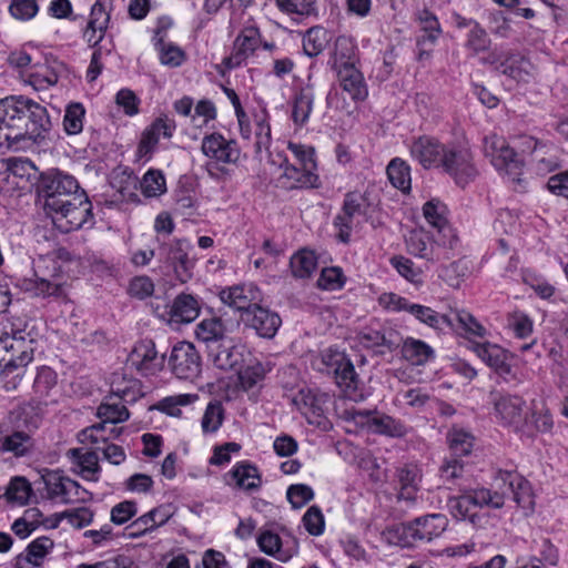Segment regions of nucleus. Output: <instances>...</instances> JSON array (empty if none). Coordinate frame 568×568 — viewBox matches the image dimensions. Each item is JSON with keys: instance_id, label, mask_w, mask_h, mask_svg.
Returning <instances> with one entry per match:
<instances>
[{"instance_id": "obj_1", "label": "nucleus", "mask_w": 568, "mask_h": 568, "mask_svg": "<svg viewBox=\"0 0 568 568\" xmlns=\"http://www.w3.org/2000/svg\"><path fill=\"white\" fill-rule=\"evenodd\" d=\"M51 128L47 109L24 95L0 99V151L18 150L22 141H37Z\"/></svg>"}, {"instance_id": "obj_2", "label": "nucleus", "mask_w": 568, "mask_h": 568, "mask_svg": "<svg viewBox=\"0 0 568 568\" xmlns=\"http://www.w3.org/2000/svg\"><path fill=\"white\" fill-rule=\"evenodd\" d=\"M44 207L64 232L80 229L91 215V203L78 181L63 172L49 173L42 180Z\"/></svg>"}, {"instance_id": "obj_3", "label": "nucleus", "mask_w": 568, "mask_h": 568, "mask_svg": "<svg viewBox=\"0 0 568 568\" xmlns=\"http://www.w3.org/2000/svg\"><path fill=\"white\" fill-rule=\"evenodd\" d=\"M34 341L26 331L21 320H0V349L11 352L8 359L0 361V377L6 389H14L21 381L26 366L33 361Z\"/></svg>"}, {"instance_id": "obj_4", "label": "nucleus", "mask_w": 568, "mask_h": 568, "mask_svg": "<svg viewBox=\"0 0 568 568\" xmlns=\"http://www.w3.org/2000/svg\"><path fill=\"white\" fill-rule=\"evenodd\" d=\"M447 526L448 518L444 514H428L388 527L383 531L382 537L388 545L409 548L440 537Z\"/></svg>"}, {"instance_id": "obj_5", "label": "nucleus", "mask_w": 568, "mask_h": 568, "mask_svg": "<svg viewBox=\"0 0 568 568\" xmlns=\"http://www.w3.org/2000/svg\"><path fill=\"white\" fill-rule=\"evenodd\" d=\"M375 210L376 204L369 192H347L344 196L342 209L333 222L337 230L336 237L338 241L345 244L348 243L352 232L368 222Z\"/></svg>"}, {"instance_id": "obj_6", "label": "nucleus", "mask_w": 568, "mask_h": 568, "mask_svg": "<svg viewBox=\"0 0 568 568\" xmlns=\"http://www.w3.org/2000/svg\"><path fill=\"white\" fill-rule=\"evenodd\" d=\"M62 272V265L54 257L40 256L34 262L33 275L22 278L20 287L32 297H60L63 294Z\"/></svg>"}, {"instance_id": "obj_7", "label": "nucleus", "mask_w": 568, "mask_h": 568, "mask_svg": "<svg viewBox=\"0 0 568 568\" xmlns=\"http://www.w3.org/2000/svg\"><path fill=\"white\" fill-rule=\"evenodd\" d=\"M323 363L334 373L336 385L345 397L354 402H362L366 398L354 365L345 354L328 351L323 355Z\"/></svg>"}, {"instance_id": "obj_8", "label": "nucleus", "mask_w": 568, "mask_h": 568, "mask_svg": "<svg viewBox=\"0 0 568 568\" xmlns=\"http://www.w3.org/2000/svg\"><path fill=\"white\" fill-rule=\"evenodd\" d=\"M484 153L499 172L505 173L513 182H519L524 161L510 148L503 136L495 133L484 138Z\"/></svg>"}, {"instance_id": "obj_9", "label": "nucleus", "mask_w": 568, "mask_h": 568, "mask_svg": "<svg viewBox=\"0 0 568 568\" xmlns=\"http://www.w3.org/2000/svg\"><path fill=\"white\" fill-rule=\"evenodd\" d=\"M439 169H443L457 185L464 187L478 174L473 153L465 148L448 145Z\"/></svg>"}, {"instance_id": "obj_10", "label": "nucleus", "mask_w": 568, "mask_h": 568, "mask_svg": "<svg viewBox=\"0 0 568 568\" xmlns=\"http://www.w3.org/2000/svg\"><path fill=\"white\" fill-rule=\"evenodd\" d=\"M159 243L158 255L159 258L174 268L176 277L182 282H187L191 276L193 268V262L189 257V252L192 245L186 240H170L156 236Z\"/></svg>"}, {"instance_id": "obj_11", "label": "nucleus", "mask_w": 568, "mask_h": 568, "mask_svg": "<svg viewBox=\"0 0 568 568\" xmlns=\"http://www.w3.org/2000/svg\"><path fill=\"white\" fill-rule=\"evenodd\" d=\"M496 418L505 427L518 433L525 425L526 400L516 394H498L494 398Z\"/></svg>"}, {"instance_id": "obj_12", "label": "nucleus", "mask_w": 568, "mask_h": 568, "mask_svg": "<svg viewBox=\"0 0 568 568\" xmlns=\"http://www.w3.org/2000/svg\"><path fill=\"white\" fill-rule=\"evenodd\" d=\"M169 365L178 378L193 379L201 372V357L192 343L179 342L171 351Z\"/></svg>"}, {"instance_id": "obj_13", "label": "nucleus", "mask_w": 568, "mask_h": 568, "mask_svg": "<svg viewBox=\"0 0 568 568\" xmlns=\"http://www.w3.org/2000/svg\"><path fill=\"white\" fill-rule=\"evenodd\" d=\"M201 306L199 300L191 295L181 293L170 305L162 310L158 305L154 313L170 324H186L193 322L200 315Z\"/></svg>"}, {"instance_id": "obj_14", "label": "nucleus", "mask_w": 568, "mask_h": 568, "mask_svg": "<svg viewBox=\"0 0 568 568\" xmlns=\"http://www.w3.org/2000/svg\"><path fill=\"white\" fill-rule=\"evenodd\" d=\"M352 419L356 424L367 426L375 434L389 437H404L407 434V427L402 420L386 414L373 410H354L352 412Z\"/></svg>"}, {"instance_id": "obj_15", "label": "nucleus", "mask_w": 568, "mask_h": 568, "mask_svg": "<svg viewBox=\"0 0 568 568\" xmlns=\"http://www.w3.org/2000/svg\"><path fill=\"white\" fill-rule=\"evenodd\" d=\"M176 130V122L173 118L162 114L145 128L138 145V155L150 160L161 138L171 139Z\"/></svg>"}, {"instance_id": "obj_16", "label": "nucleus", "mask_w": 568, "mask_h": 568, "mask_svg": "<svg viewBox=\"0 0 568 568\" xmlns=\"http://www.w3.org/2000/svg\"><path fill=\"white\" fill-rule=\"evenodd\" d=\"M42 479L51 500L69 504L82 499V494L85 493L75 480L63 476L60 471H47L42 475Z\"/></svg>"}, {"instance_id": "obj_17", "label": "nucleus", "mask_w": 568, "mask_h": 568, "mask_svg": "<svg viewBox=\"0 0 568 568\" xmlns=\"http://www.w3.org/2000/svg\"><path fill=\"white\" fill-rule=\"evenodd\" d=\"M128 361L142 375L149 376L163 368L165 356L159 354L152 339H142L134 345Z\"/></svg>"}, {"instance_id": "obj_18", "label": "nucleus", "mask_w": 568, "mask_h": 568, "mask_svg": "<svg viewBox=\"0 0 568 568\" xmlns=\"http://www.w3.org/2000/svg\"><path fill=\"white\" fill-rule=\"evenodd\" d=\"M447 146L434 136L420 135L412 140L409 153L424 169H439Z\"/></svg>"}, {"instance_id": "obj_19", "label": "nucleus", "mask_w": 568, "mask_h": 568, "mask_svg": "<svg viewBox=\"0 0 568 568\" xmlns=\"http://www.w3.org/2000/svg\"><path fill=\"white\" fill-rule=\"evenodd\" d=\"M201 150L205 156L223 164H236L241 156L237 142L227 140L217 132L202 139Z\"/></svg>"}, {"instance_id": "obj_20", "label": "nucleus", "mask_w": 568, "mask_h": 568, "mask_svg": "<svg viewBox=\"0 0 568 568\" xmlns=\"http://www.w3.org/2000/svg\"><path fill=\"white\" fill-rule=\"evenodd\" d=\"M220 298L223 304L246 315L262 302V293L256 285L250 283L222 290Z\"/></svg>"}, {"instance_id": "obj_21", "label": "nucleus", "mask_w": 568, "mask_h": 568, "mask_svg": "<svg viewBox=\"0 0 568 568\" xmlns=\"http://www.w3.org/2000/svg\"><path fill=\"white\" fill-rule=\"evenodd\" d=\"M496 484L503 483L504 489L513 495L514 501L526 513L534 510L535 500L529 483L517 473L499 470L496 476Z\"/></svg>"}, {"instance_id": "obj_22", "label": "nucleus", "mask_w": 568, "mask_h": 568, "mask_svg": "<svg viewBox=\"0 0 568 568\" xmlns=\"http://www.w3.org/2000/svg\"><path fill=\"white\" fill-rule=\"evenodd\" d=\"M447 213V206L437 199H432L423 205V215L427 223L443 236V245L453 248L458 239L448 223Z\"/></svg>"}, {"instance_id": "obj_23", "label": "nucleus", "mask_w": 568, "mask_h": 568, "mask_svg": "<svg viewBox=\"0 0 568 568\" xmlns=\"http://www.w3.org/2000/svg\"><path fill=\"white\" fill-rule=\"evenodd\" d=\"M256 542L261 551L282 562L291 560L298 552L296 540H282L276 532L268 529L258 534Z\"/></svg>"}, {"instance_id": "obj_24", "label": "nucleus", "mask_w": 568, "mask_h": 568, "mask_svg": "<svg viewBox=\"0 0 568 568\" xmlns=\"http://www.w3.org/2000/svg\"><path fill=\"white\" fill-rule=\"evenodd\" d=\"M241 320L246 326L253 328L258 336L264 338H273L282 324V320L276 312L260 304L246 313V315H241Z\"/></svg>"}, {"instance_id": "obj_25", "label": "nucleus", "mask_w": 568, "mask_h": 568, "mask_svg": "<svg viewBox=\"0 0 568 568\" xmlns=\"http://www.w3.org/2000/svg\"><path fill=\"white\" fill-rule=\"evenodd\" d=\"M335 71L339 87L354 102L364 101L368 97L365 78L355 64L339 65Z\"/></svg>"}, {"instance_id": "obj_26", "label": "nucleus", "mask_w": 568, "mask_h": 568, "mask_svg": "<svg viewBox=\"0 0 568 568\" xmlns=\"http://www.w3.org/2000/svg\"><path fill=\"white\" fill-rule=\"evenodd\" d=\"M449 320L452 324L447 326V332H455L471 344L475 343L474 338H484L487 335L486 327L466 310H450Z\"/></svg>"}, {"instance_id": "obj_27", "label": "nucleus", "mask_w": 568, "mask_h": 568, "mask_svg": "<svg viewBox=\"0 0 568 568\" xmlns=\"http://www.w3.org/2000/svg\"><path fill=\"white\" fill-rule=\"evenodd\" d=\"M281 169L277 183L285 190L316 187L318 184V175L315 172L292 164L287 159L281 163Z\"/></svg>"}, {"instance_id": "obj_28", "label": "nucleus", "mask_w": 568, "mask_h": 568, "mask_svg": "<svg viewBox=\"0 0 568 568\" xmlns=\"http://www.w3.org/2000/svg\"><path fill=\"white\" fill-rule=\"evenodd\" d=\"M224 478L226 485L245 491H256L262 484L257 467L248 462L236 463Z\"/></svg>"}, {"instance_id": "obj_29", "label": "nucleus", "mask_w": 568, "mask_h": 568, "mask_svg": "<svg viewBox=\"0 0 568 568\" xmlns=\"http://www.w3.org/2000/svg\"><path fill=\"white\" fill-rule=\"evenodd\" d=\"M471 351L498 375L506 376L511 372V366L508 364L507 352L497 344L490 342L473 343Z\"/></svg>"}, {"instance_id": "obj_30", "label": "nucleus", "mask_w": 568, "mask_h": 568, "mask_svg": "<svg viewBox=\"0 0 568 568\" xmlns=\"http://www.w3.org/2000/svg\"><path fill=\"white\" fill-rule=\"evenodd\" d=\"M54 542L47 536H41L32 540L26 550L19 554L14 559L16 568H39L45 557L51 552Z\"/></svg>"}, {"instance_id": "obj_31", "label": "nucleus", "mask_w": 568, "mask_h": 568, "mask_svg": "<svg viewBox=\"0 0 568 568\" xmlns=\"http://www.w3.org/2000/svg\"><path fill=\"white\" fill-rule=\"evenodd\" d=\"M405 245L409 254L427 262H436L440 258L435 250V241L424 229L409 231L405 237Z\"/></svg>"}, {"instance_id": "obj_32", "label": "nucleus", "mask_w": 568, "mask_h": 568, "mask_svg": "<svg viewBox=\"0 0 568 568\" xmlns=\"http://www.w3.org/2000/svg\"><path fill=\"white\" fill-rule=\"evenodd\" d=\"M396 477L399 485L398 498L414 503L422 481V469L416 464H405L397 469Z\"/></svg>"}, {"instance_id": "obj_33", "label": "nucleus", "mask_w": 568, "mask_h": 568, "mask_svg": "<svg viewBox=\"0 0 568 568\" xmlns=\"http://www.w3.org/2000/svg\"><path fill=\"white\" fill-rule=\"evenodd\" d=\"M325 395H316L312 390H301L294 398V403L310 424L321 425L320 418L324 416L325 412Z\"/></svg>"}, {"instance_id": "obj_34", "label": "nucleus", "mask_w": 568, "mask_h": 568, "mask_svg": "<svg viewBox=\"0 0 568 568\" xmlns=\"http://www.w3.org/2000/svg\"><path fill=\"white\" fill-rule=\"evenodd\" d=\"M34 439L30 433L13 430L0 438V452L12 454L14 457H26L32 454Z\"/></svg>"}, {"instance_id": "obj_35", "label": "nucleus", "mask_w": 568, "mask_h": 568, "mask_svg": "<svg viewBox=\"0 0 568 568\" xmlns=\"http://www.w3.org/2000/svg\"><path fill=\"white\" fill-rule=\"evenodd\" d=\"M554 426L550 410L542 404L539 407L536 403L531 404L530 413L525 415V425L518 433L532 436L535 433H548Z\"/></svg>"}, {"instance_id": "obj_36", "label": "nucleus", "mask_w": 568, "mask_h": 568, "mask_svg": "<svg viewBox=\"0 0 568 568\" xmlns=\"http://www.w3.org/2000/svg\"><path fill=\"white\" fill-rule=\"evenodd\" d=\"M110 395L116 396L124 403L132 404L142 395L141 384L135 378H128L123 373L115 372L112 374L110 382Z\"/></svg>"}, {"instance_id": "obj_37", "label": "nucleus", "mask_w": 568, "mask_h": 568, "mask_svg": "<svg viewBox=\"0 0 568 568\" xmlns=\"http://www.w3.org/2000/svg\"><path fill=\"white\" fill-rule=\"evenodd\" d=\"M407 313L413 315L419 323L440 333H446L447 326L452 324L449 312L438 313L432 307L422 304L412 303Z\"/></svg>"}, {"instance_id": "obj_38", "label": "nucleus", "mask_w": 568, "mask_h": 568, "mask_svg": "<svg viewBox=\"0 0 568 568\" xmlns=\"http://www.w3.org/2000/svg\"><path fill=\"white\" fill-rule=\"evenodd\" d=\"M126 404L119 399L116 396L108 395L103 402L99 405L97 415L101 419V423L106 424H119L129 419L130 413L126 408Z\"/></svg>"}, {"instance_id": "obj_39", "label": "nucleus", "mask_w": 568, "mask_h": 568, "mask_svg": "<svg viewBox=\"0 0 568 568\" xmlns=\"http://www.w3.org/2000/svg\"><path fill=\"white\" fill-rule=\"evenodd\" d=\"M402 355L412 365L420 366L434 359L435 352L426 342L408 337L403 343Z\"/></svg>"}, {"instance_id": "obj_40", "label": "nucleus", "mask_w": 568, "mask_h": 568, "mask_svg": "<svg viewBox=\"0 0 568 568\" xmlns=\"http://www.w3.org/2000/svg\"><path fill=\"white\" fill-rule=\"evenodd\" d=\"M215 367L229 371H239L244 363V348L242 346L221 345L215 354H212Z\"/></svg>"}, {"instance_id": "obj_41", "label": "nucleus", "mask_w": 568, "mask_h": 568, "mask_svg": "<svg viewBox=\"0 0 568 568\" xmlns=\"http://www.w3.org/2000/svg\"><path fill=\"white\" fill-rule=\"evenodd\" d=\"M314 92L311 87L301 89L295 95L292 108V120L296 126H304L313 111Z\"/></svg>"}, {"instance_id": "obj_42", "label": "nucleus", "mask_w": 568, "mask_h": 568, "mask_svg": "<svg viewBox=\"0 0 568 568\" xmlns=\"http://www.w3.org/2000/svg\"><path fill=\"white\" fill-rule=\"evenodd\" d=\"M38 170L29 159H9L0 161V178L7 180L10 174L30 181L36 179Z\"/></svg>"}, {"instance_id": "obj_43", "label": "nucleus", "mask_w": 568, "mask_h": 568, "mask_svg": "<svg viewBox=\"0 0 568 568\" xmlns=\"http://www.w3.org/2000/svg\"><path fill=\"white\" fill-rule=\"evenodd\" d=\"M253 124L255 136L254 149L255 153L258 154L263 151H267L272 143L270 114L266 109H262L261 111L254 113Z\"/></svg>"}, {"instance_id": "obj_44", "label": "nucleus", "mask_w": 568, "mask_h": 568, "mask_svg": "<svg viewBox=\"0 0 568 568\" xmlns=\"http://www.w3.org/2000/svg\"><path fill=\"white\" fill-rule=\"evenodd\" d=\"M225 333V325L219 317L203 318L194 331L196 339L205 344L223 341Z\"/></svg>"}, {"instance_id": "obj_45", "label": "nucleus", "mask_w": 568, "mask_h": 568, "mask_svg": "<svg viewBox=\"0 0 568 568\" xmlns=\"http://www.w3.org/2000/svg\"><path fill=\"white\" fill-rule=\"evenodd\" d=\"M386 173L390 184L403 193L410 191V168L406 161L400 158L390 160L386 168Z\"/></svg>"}, {"instance_id": "obj_46", "label": "nucleus", "mask_w": 568, "mask_h": 568, "mask_svg": "<svg viewBox=\"0 0 568 568\" xmlns=\"http://www.w3.org/2000/svg\"><path fill=\"white\" fill-rule=\"evenodd\" d=\"M260 38H236L232 53L224 58L223 63L229 69L240 67L258 47Z\"/></svg>"}, {"instance_id": "obj_47", "label": "nucleus", "mask_w": 568, "mask_h": 568, "mask_svg": "<svg viewBox=\"0 0 568 568\" xmlns=\"http://www.w3.org/2000/svg\"><path fill=\"white\" fill-rule=\"evenodd\" d=\"M468 496L470 497L471 504L474 507H489L494 509H499L505 505L506 491L495 490L479 487V488H467Z\"/></svg>"}, {"instance_id": "obj_48", "label": "nucleus", "mask_w": 568, "mask_h": 568, "mask_svg": "<svg viewBox=\"0 0 568 568\" xmlns=\"http://www.w3.org/2000/svg\"><path fill=\"white\" fill-rule=\"evenodd\" d=\"M333 69L339 65L355 64L357 62V47L353 38H336L332 52Z\"/></svg>"}, {"instance_id": "obj_49", "label": "nucleus", "mask_w": 568, "mask_h": 568, "mask_svg": "<svg viewBox=\"0 0 568 568\" xmlns=\"http://www.w3.org/2000/svg\"><path fill=\"white\" fill-rule=\"evenodd\" d=\"M394 332L390 328L368 326L361 333V343L365 347L387 346L393 348L397 345L393 339Z\"/></svg>"}, {"instance_id": "obj_50", "label": "nucleus", "mask_w": 568, "mask_h": 568, "mask_svg": "<svg viewBox=\"0 0 568 568\" xmlns=\"http://www.w3.org/2000/svg\"><path fill=\"white\" fill-rule=\"evenodd\" d=\"M225 410L221 402L212 400L207 404L201 418L203 435L215 434L223 425Z\"/></svg>"}, {"instance_id": "obj_51", "label": "nucleus", "mask_w": 568, "mask_h": 568, "mask_svg": "<svg viewBox=\"0 0 568 568\" xmlns=\"http://www.w3.org/2000/svg\"><path fill=\"white\" fill-rule=\"evenodd\" d=\"M317 266V258L312 251L301 250L290 261L292 274L296 278L310 277Z\"/></svg>"}, {"instance_id": "obj_52", "label": "nucleus", "mask_w": 568, "mask_h": 568, "mask_svg": "<svg viewBox=\"0 0 568 568\" xmlns=\"http://www.w3.org/2000/svg\"><path fill=\"white\" fill-rule=\"evenodd\" d=\"M199 399L197 394H178L162 398L154 408L172 417H181V407L191 405Z\"/></svg>"}, {"instance_id": "obj_53", "label": "nucleus", "mask_w": 568, "mask_h": 568, "mask_svg": "<svg viewBox=\"0 0 568 568\" xmlns=\"http://www.w3.org/2000/svg\"><path fill=\"white\" fill-rule=\"evenodd\" d=\"M154 45L163 65L178 68L182 65L186 59L185 52L179 45L165 41L164 38H158Z\"/></svg>"}, {"instance_id": "obj_54", "label": "nucleus", "mask_w": 568, "mask_h": 568, "mask_svg": "<svg viewBox=\"0 0 568 568\" xmlns=\"http://www.w3.org/2000/svg\"><path fill=\"white\" fill-rule=\"evenodd\" d=\"M506 324L513 335L520 339L527 338L534 332V321L528 314L519 310L507 314Z\"/></svg>"}, {"instance_id": "obj_55", "label": "nucleus", "mask_w": 568, "mask_h": 568, "mask_svg": "<svg viewBox=\"0 0 568 568\" xmlns=\"http://www.w3.org/2000/svg\"><path fill=\"white\" fill-rule=\"evenodd\" d=\"M458 489L462 493L460 496L449 499V507L452 514L459 519H468L470 523L476 524L478 516L471 513L474 505L471 504L470 497L466 490V486L458 484Z\"/></svg>"}, {"instance_id": "obj_56", "label": "nucleus", "mask_w": 568, "mask_h": 568, "mask_svg": "<svg viewBox=\"0 0 568 568\" xmlns=\"http://www.w3.org/2000/svg\"><path fill=\"white\" fill-rule=\"evenodd\" d=\"M85 109L80 102L69 103L63 116V129L67 134L75 135L83 130Z\"/></svg>"}, {"instance_id": "obj_57", "label": "nucleus", "mask_w": 568, "mask_h": 568, "mask_svg": "<svg viewBox=\"0 0 568 568\" xmlns=\"http://www.w3.org/2000/svg\"><path fill=\"white\" fill-rule=\"evenodd\" d=\"M447 439L452 453L456 456L468 455L474 446V436L471 433L463 428H452L448 432Z\"/></svg>"}, {"instance_id": "obj_58", "label": "nucleus", "mask_w": 568, "mask_h": 568, "mask_svg": "<svg viewBox=\"0 0 568 568\" xmlns=\"http://www.w3.org/2000/svg\"><path fill=\"white\" fill-rule=\"evenodd\" d=\"M389 263L408 282L415 285L423 283V270L416 266L410 258L404 255H395L389 260Z\"/></svg>"}, {"instance_id": "obj_59", "label": "nucleus", "mask_w": 568, "mask_h": 568, "mask_svg": "<svg viewBox=\"0 0 568 568\" xmlns=\"http://www.w3.org/2000/svg\"><path fill=\"white\" fill-rule=\"evenodd\" d=\"M31 495L32 488L30 483L24 477L20 476L11 478L4 491V496L9 503L19 505L27 504Z\"/></svg>"}, {"instance_id": "obj_60", "label": "nucleus", "mask_w": 568, "mask_h": 568, "mask_svg": "<svg viewBox=\"0 0 568 568\" xmlns=\"http://www.w3.org/2000/svg\"><path fill=\"white\" fill-rule=\"evenodd\" d=\"M55 385L57 373L48 366L40 367L33 382V392L39 399L49 397Z\"/></svg>"}, {"instance_id": "obj_61", "label": "nucleus", "mask_w": 568, "mask_h": 568, "mask_svg": "<svg viewBox=\"0 0 568 568\" xmlns=\"http://www.w3.org/2000/svg\"><path fill=\"white\" fill-rule=\"evenodd\" d=\"M141 191L148 197L160 196L166 191V182L160 170H149L141 181Z\"/></svg>"}, {"instance_id": "obj_62", "label": "nucleus", "mask_w": 568, "mask_h": 568, "mask_svg": "<svg viewBox=\"0 0 568 568\" xmlns=\"http://www.w3.org/2000/svg\"><path fill=\"white\" fill-rule=\"evenodd\" d=\"M287 149L292 152L295 164L304 170L316 171L315 150L313 146L288 142Z\"/></svg>"}, {"instance_id": "obj_63", "label": "nucleus", "mask_w": 568, "mask_h": 568, "mask_svg": "<svg viewBox=\"0 0 568 568\" xmlns=\"http://www.w3.org/2000/svg\"><path fill=\"white\" fill-rule=\"evenodd\" d=\"M345 276L341 267H325L317 280V286L325 291L341 290L345 284Z\"/></svg>"}, {"instance_id": "obj_64", "label": "nucleus", "mask_w": 568, "mask_h": 568, "mask_svg": "<svg viewBox=\"0 0 568 568\" xmlns=\"http://www.w3.org/2000/svg\"><path fill=\"white\" fill-rule=\"evenodd\" d=\"M241 385L245 389L253 388L265 377V368L262 363L254 362L237 371Z\"/></svg>"}]
</instances>
